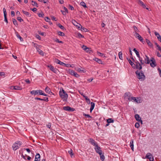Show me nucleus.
Masks as SVG:
<instances>
[{
  "label": "nucleus",
  "mask_w": 161,
  "mask_h": 161,
  "mask_svg": "<svg viewBox=\"0 0 161 161\" xmlns=\"http://www.w3.org/2000/svg\"><path fill=\"white\" fill-rule=\"evenodd\" d=\"M124 98L126 100H128L129 101H131L133 102H135L137 103H140L142 102V100L140 97H130V93H126L125 94Z\"/></svg>",
  "instance_id": "nucleus-1"
},
{
  "label": "nucleus",
  "mask_w": 161,
  "mask_h": 161,
  "mask_svg": "<svg viewBox=\"0 0 161 161\" xmlns=\"http://www.w3.org/2000/svg\"><path fill=\"white\" fill-rule=\"evenodd\" d=\"M136 74L137 78L141 81L144 80L145 79V76L142 71L137 70Z\"/></svg>",
  "instance_id": "nucleus-2"
},
{
  "label": "nucleus",
  "mask_w": 161,
  "mask_h": 161,
  "mask_svg": "<svg viewBox=\"0 0 161 161\" xmlns=\"http://www.w3.org/2000/svg\"><path fill=\"white\" fill-rule=\"evenodd\" d=\"M59 94L60 97L62 99H67L68 97V95L65 92L62 88H60L59 92Z\"/></svg>",
  "instance_id": "nucleus-3"
},
{
  "label": "nucleus",
  "mask_w": 161,
  "mask_h": 161,
  "mask_svg": "<svg viewBox=\"0 0 161 161\" xmlns=\"http://www.w3.org/2000/svg\"><path fill=\"white\" fill-rule=\"evenodd\" d=\"M22 144V142L19 141H17L14 143L12 146L13 149L14 151H16L18 149Z\"/></svg>",
  "instance_id": "nucleus-4"
},
{
  "label": "nucleus",
  "mask_w": 161,
  "mask_h": 161,
  "mask_svg": "<svg viewBox=\"0 0 161 161\" xmlns=\"http://www.w3.org/2000/svg\"><path fill=\"white\" fill-rule=\"evenodd\" d=\"M94 148L97 153H98L99 155L102 154V151L101 150V147L98 145V144H97L94 147Z\"/></svg>",
  "instance_id": "nucleus-5"
},
{
  "label": "nucleus",
  "mask_w": 161,
  "mask_h": 161,
  "mask_svg": "<svg viewBox=\"0 0 161 161\" xmlns=\"http://www.w3.org/2000/svg\"><path fill=\"white\" fill-rule=\"evenodd\" d=\"M69 74L72 75H73L77 78H79L80 77V75L78 74L77 73L74 71L73 70L69 69Z\"/></svg>",
  "instance_id": "nucleus-6"
},
{
  "label": "nucleus",
  "mask_w": 161,
  "mask_h": 161,
  "mask_svg": "<svg viewBox=\"0 0 161 161\" xmlns=\"http://www.w3.org/2000/svg\"><path fill=\"white\" fill-rule=\"evenodd\" d=\"M135 36L137 38L138 40H139L142 43H144V42L143 38L142 37V36L137 33H135L134 34Z\"/></svg>",
  "instance_id": "nucleus-7"
},
{
  "label": "nucleus",
  "mask_w": 161,
  "mask_h": 161,
  "mask_svg": "<svg viewBox=\"0 0 161 161\" xmlns=\"http://www.w3.org/2000/svg\"><path fill=\"white\" fill-rule=\"evenodd\" d=\"M150 62H151L150 63L151 66L153 68L155 67L156 65L155 60L152 57L150 59Z\"/></svg>",
  "instance_id": "nucleus-8"
},
{
  "label": "nucleus",
  "mask_w": 161,
  "mask_h": 161,
  "mask_svg": "<svg viewBox=\"0 0 161 161\" xmlns=\"http://www.w3.org/2000/svg\"><path fill=\"white\" fill-rule=\"evenodd\" d=\"M146 157L150 161H153L154 160L152 154L150 153H147L146 156Z\"/></svg>",
  "instance_id": "nucleus-9"
},
{
  "label": "nucleus",
  "mask_w": 161,
  "mask_h": 161,
  "mask_svg": "<svg viewBox=\"0 0 161 161\" xmlns=\"http://www.w3.org/2000/svg\"><path fill=\"white\" fill-rule=\"evenodd\" d=\"M89 142L91 143V144L95 147L96 145L98 144L97 142H96L93 139L90 138L88 140Z\"/></svg>",
  "instance_id": "nucleus-10"
},
{
  "label": "nucleus",
  "mask_w": 161,
  "mask_h": 161,
  "mask_svg": "<svg viewBox=\"0 0 161 161\" xmlns=\"http://www.w3.org/2000/svg\"><path fill=\"white\" fill-rule=\"evenodd\" d=\"M136 119L139 122L141 123V124H142V121L141 119V118L138 114H136L135 116Z\"/></svg>",
  "instance_id": "nucleus-11"
},
{
  "label": "nucleus",
  "mask_w": 161,
  "mask_h": 161,
  "mask_svg": "<svg viewBox=\"0 0 161 161\" xmlns=\"http://www.w3.org/2000/svg\"><path fill=\"white\" fill-rule=\"evenodd\" d=\"M47 66L49 68L50 70L51 71L55 73H57L58 70L54 68L53 66L50 65H48Z\"/></svg>",
  "instance_id": "nucleus-12"
},
{
  "label": "nucleus",
  "mask_w": 161,
  "mask_h": 161,
  "mask_svg": "<svg viewBox=\"0 0 161 161\" xmlns=\"http://www.w3.org/2000/svg\"><path fill=\"white\" fill-rule=\"evenodd\" d=\"M63 109L65 111H75V110L74 108H71L68 106L64 107Z\"/></svg>",
  "instance_id": "nucleus-13"
},
{
  "label": "nucleus",
  "mask_w": 161,
  "mask_h": 161,
  "mask_svg": "<svg viewBox=\"0 0 161 161\" xmlns=\"http://www.w3.org/2000/svg\"><path fill=\"white\" fill-rule=\"evenodd\" d=\"M3 11L4 13V21L7 23H8V20L7 18V12L5 8H3Z\"/></svg>",
  "instance_id": "nucleus-14"
},
{
  "label": "nucleus",
  "mask_w": 161,
  "mask_h": 161,
  "mask_svg": "<svg viewBox=\"0 0 161 161\" xmlns=\"http://www.w3.org/2000/svg\"><path fill=\"white\" fill-rule=\"evenodd\" d=\"M75 69L77 71L80 73H85L86 72V70L82 68H75Z\"/></svg>",
  "instance_id": "nucleus-15"
},
{
  "label": "nucleus",
  "mask_w": 161,
  "mask_h": 161,
  "mask_svg": "<svg viewBox=\"0 0 161 161\" xmlns=\"http://www.w3.org/2000/svg\"><path fill=\"white\" fill-rule=\"evenodd\" d=\"M144 63L146 64H149L150 62V59H149V57L147 55H145V57L144 58Z\"/></svg>",
  "instance_id": "nucleus-16"
},
{
  "label": "nucleus",
  "mask_w": 161,
  "mask_h": 161,
  "mask_svg": "<svg viewBox=\"0 0 161 161\" xmlns=\"http://www.w3.org/2000/svg\"><path fill=\"white\" fill-rule=\"evenodd\" d=\"M45 92L49 94L54 95V94L51 91L50 88L48 87V86H47L45 89Z\"/></svg>",
  "instance_id": "nucleus-17"
},
{
  "label": "nucleus",
  "mask_w": 161,
  "mask_h": 161,
  "mask_svg": "<svg viewBox=\"0 0 161 161\" xmlns=\"http://www.w3.org/2000/svg\"><path fill=\"white\" fill-rule=\"evenodd\" d=\"M10 89L15 90H21L20 87L18 86H11L10 87Z\"/></svg>",
  "instance_id": "nucleus-18"
},
{
  "label": "nucleus",
  "mask_w": 161,
  "mask_h": 161,
  "mask_svg": "<svg viewBox=\"0 0 161 161\" xmlns=\"http://www.w3.org/2000/svg\"><path fill=\"white\" fill-rule=\"evenodd\" d=\"M56 63L57 64H59L61 65L64 66L66 65V64L64 63L63 62L61 61L58 59H57L55 60Z\"/></svg>",
  "instance_id": "nucleus-19"
},
{
  "label": "nucleus",
  "mask_w": 161,
  "mask_h": 161,
  "mask_svg": "<svg viewBox=\"0 0 161 161\" xmlns=\"http://www.w3.org/2000/svg\"><path fill=\"white\" fill-rule=\"evenodd\" d=\"M32 44H33V46L36 48V49L38 52L40 50V46H38L37 44L33 42H32Z\"/></svg>",
  "instance_id": "nucleus-20"
},
{
  "label": "nucleus",
  "mask_w": 161,
  "mask_h": 161,
  "mask_svg": "<svg viewBox=\"0 0 161 161\" xmlns=\"http://www.w3.org/2000/svg\"><path fill=\"white\" fill-rule=\"evenodd\" d=\"M130 147L131 148L132 150L133 151L134 150V144H133V140H131L130 142Z\"/></svg>",
  "instance_id": "nucleus-21"
},
{
  "label": "nucleus",
  "mask_w": 161,
  "mask_h": 161,
  "mask_svg": "<svg viewBox=\"0 0 161 161\" xmlns=\"http://www.w3.org/2000/svg\"><path fill=\"white\" fill-rule=\"evenodd\" d=\"M136 67L137 69H141L142 68L141 65L138 62L136 63Z\"/></svg>",
  "instance_id": "nucleus-22"
},
{
  "label": "nucleus",
  "mask_w": 161,
  "mask_h": 161,
  "mask_svg": "<svg viewBox=\"0 0 161 161\" xmlns=\"http://www.w3.org/2000/svg\"><path fill=\"white\" fill-rule=\"evenodd\" d=\"M38 93L40 95H42L44 96H47V95L43 93V92L41 90H38Z\"/></svg>",
  "instance_id": "nucleus-23"
},
{
  "label": "nucleus",
  "mask_w": 161,
  "mask_h": 161,
  "mask_svg": "<svg viewBox=\"0 0 161 161\" xmlns=\"http://www.w3.org/2000/svg\"><path fill=\"white\" fill-rule=\"evenodd\" d=\"M146 42L147 43L148 45L150 47H152L153 46V45L152 43L150 42V41L147 39H146Z\"/></svg>",
  "instance_id": "nucleus-24"
},
{
  "label": "nucleus",
  "mask_w": 161,
  "mask_h": 161,
  "mask_svg": "<svg viewBox=\"0 0 161 161\" xmlns=\"http://www.w3.org/2000/svg\"><path fill=\"white\" fill-rule=\"evenodd\" d=\"M22 12L25 15L27 16L30 17L31 16V14L28 12L24 10L22 11Z\"/></svg>",
  "instance_id": "nucleus-25"
},
{
  "label": "nucleus",
  "mask_w": 161,
  "mask_h": 161,
  "mask_svg": "<svg viewBox=\"0 0 161 161\" xmlns=\"http://www.w3.org/2000/svg\"><path fill=\"white\" fill-rule=\"evenodd\" d=\"M81 28V30L83 31H84L85 32H86L87 31V29L86 28H82L81 25L79 24V26H78V28Z\"/></svg>",
  "instance_id": "nucleus-26"
},
{
  "label": "nucleus",
  "mask_w": 161,
  "mask_h": 161,
  "mask_svg": "<svg viewBox=\"0 0 161 161\" xmlns=\"http://www.w3.org/2000/svg\"><path fill=\"white\" fill-rule=\"evenodd\" d=\"M95 104L93 102H91V107L90 108V111H92L94 107Z\"/></svg>",
  "instance_id": "nucleus-27"
},
{
  "label": "nucleus",
  "mask_w": 161,
  "mask_h": 161,
  "mask_svg": "<svg viewBox=\"0 0 161 161\" xmlns=\"http://www.w3.org/2000/svg\"><path fill=\"white\" fill-rule=\"evenodd\" d=\"M93 60L99 64H102V60L100 59L97 58H95L93 59Z\"/></svg>",
  "instance_id": "nucleus-28"
},
{
  "label": "nucleus",
  "mask_w": 161,
  "mask_h": 161,
  "mask_svg": "<svg viewBox=\"0 0 161 161\" xmlns=\"http://www.w3.org/2000/svg\"><path fill=\"white\" fill-rule=\"evenodd\" d=\"M38 90H32L31 92V93L32 95H35L38 94Z\"/></svg>",
  "instance_id": "nucleus-29"
},
{
  "label": "nucleus",
  "mask_w": 161,
  "mask_h": 161,
  "mask_svg": "<svg viewBox=\"0 0 161 161\" xmlns=\"http://www.w3.org/2000/svg\"><path fill=\"white\" fill-rule=\"evenodd\" d=\"M133 51L136 53L137 57H139V52L136 50V48H134L133 49Z\"/></svg>",
  "instance_id": "nucleus-30"
},
{
  "label": "nucleus",
  "mask_w": 161,
  "mask_h": 161,
  "mask_svg": "<svg viewBox=\"0 0 161 161\" xmlns=\"http://www.w3.org/2000/svg\"><path fill=\"white\" fill-rule=\"evenodd\" d=\"M154 34L155 35L157 36L158 39L161 37V36L157 32L155 31L154 32Z\"/></svg>",
  "instance_id": "nucleus-31"
},
{
  "label": "nucleus",
  "mask_w": 161,
  "mask_h": 161,
  "mask_svg": "<svg viewBox=\"0 0 161 161\" xmlns=\"http://www.w3.org/2000/svg\"><path fill=\"white\" fill-rule=\"evenodd\" d=\"M58 34L59 36H65L64 33V32H62L60 31H58Z\"/></svg>",
  "instance_id": "nucleus-32"
},
{
  "label": "nucleus",
  "mask_w": 161,
  "mask_h": 161,
  "mask_svg": "<svg viewBox=\"0 0 161 161\" xmlns=\"http://www.w3.org/2000/svg\"><path fill=\"white\" fill-rule=\"evenodd\" d=\"M139 58V60L140 62L142 64H143L144 63V61L142 59V58L140 57V56H139V57H137Z\"/></svg>",
  "instance_id": "nucleus-33"
},
{
  "label": "nucleus",
  "mask_w": 161,
  "mask_h": 161,
  "mask_svg": "<svg viewBox=\"0 0 161 161\" xmlns=\"http://www.w3.org/2000/svg\"><path fill=\"white\" fill-rule=\"evenodd\" d=\"M35 159L40 160V155L39 153H37L36 154L35 156Z\"/></svg>",
  "instance_id": "nucleus-34"
},
{
  "label": "nucleus",
  "mask_w": 161,
  "mask_h": 161,
  "mask_svg": "<svg viewBox=\"0 0 161 161\" xmlns=\"http://www.w3.org/2000/svg\"><path fill=\"white\" fill-rule=\"evenodd\" d=\"M133 27L134 30V34L139 32V30L136 26H134Z\"/></svg>",
  "instance_id": "nucleus-35"
},
{
  "label": "nucleus",
  "mask_w": 161,
  "mask_h": 161,
  "mask_svg": "<svg viewBox=\"0 0 161 161\" xmlns=\"http://www.w3.org/2000/svg\"><path fill=\"white\" fill-rule=\"evenodd\" d=\"M119 58L121 60H123L122 54L121 52H120L119 53Z\"/></svg>",
  "instance_id": "nucleus-36"
},
{
  "label": "nucleus",
  "mask_w": 161,
  "mask_h": 161,
  "mask_svg": "<svg viewBox=\"0 0 161 161\" xmlns=\"http://www.w3.org/2000/svg\"><path fill=\"white\" fill-rule=\"evenodd\" d=\"M114 121V120L112 119H107V122L108 123H113Z\"/></svg>",
  "instance_id": "nucleus-37"
},
{
  "label": "nucleus",
  "mask_w": 161,
  "mask_h": 161,
  "mask_svg": "<svg viewBox=\"0 0 161 161\" xmlns=\"http://www.w3.org/2000/svg\"><path fill=\"white\" fill-rule=\"evenodd\" d=\"M80 5L84 8L87 7L86 3L84 2H81L80 3Z\"/></svg>",
  "instance_id": "nucleus-38"
},
{
  "label": "nucleus",
  "mask_w": 161,
  "mask_h": 161,
  "mask_svg": "<svg viewBox=\"0 0 161 161\" xmlns=\"http://www.w3.org/2000/svg\"><path fill=\"white\" fill-rule=\"evenodd\" d=\"M128 61H129V63H130V64L133 67H134V66H133V65H135V64H134V63L130 59H129L128 60Z\"/></svg>",
  "instance_id": "nucleus-39"
},
{
  "label": "nucleus",
  "mask_w": 161,
  "mask_h": 161,
  "mask_svg": "<svg viewBox=\"0 0 161 161\" xmlns=\"http://www.w3.org/2000/svg\"><path fill=\"white\" fill-rule=\"evenodd\" d=\"M31 2L32 3V5H33L34 6H36V7H38L37 4V3H36V2L32 1H31Z\"/></svg>",
  "instance_id": "nucleus-40"
},
{
  "label": "nucleus",
  "mask_w": 161,
  "mask_h": 161,
  "mask_svg": "<svg viewBox=\"0 0 161 161\" xmlns=\"http://www.w3.org/2000/svg\"><path fill=\"white\" fill-rule=\"evenodd\" d=\"M139 3L142 6H143L144 8H145L146 7V6L144 4V3L140 0H139Z\"/></svg>",
  "instance_id": "nucleus-41"
},
{
  "label": "nucleus",
  "mask_w": 161,
  "mask_h": 161,
  "mask_svg": "<svg viewBox=\"0 0 161 161\" xmlns=\"http://www.w3.org/2000/svg\"><path fill=\"white\" fill-rule=\"evenodd\" d=\"M100 155V159L102 161H104L105 159V157L103 155Z\"/></svg>",
  "instance_id": "nucleus-42"
},
{
  "label": "nucleus",
  "mask_w": 161,
  "mask_h": 161,
  "mask_svg": "<svg viewBox=\"0 0 161 161\" xmlns=\"http://www.w3.org/2000/svg\"><path fill=\"white\" fill-rule=\"evenodd\" d=\"M72 23L75 26H77V24H78V23L76 22V21L75 20H72Z\"/></svg>",
  "instance_id": "nucleus-43"
},
{
  "label": "nucleus",
  "mask_w": 161,
  "mask_h": 161,
  "mask_svg": "<svg viewBox=\"0 0 161 161\" xmlns=\"http://www.w3.org/2000/svg\"><path fill=\"white\" fill-rule=\"evenodd\" d=\"M16 36H17V38H19L21 41L22 42L23 41V38L20 36L19 35L17 34L16 35Z\"/></svg>",
  "instance_id": "nucleus-44"
},
{
  "label": "nucleus",
  "mask_w": 161,
  "mask_h": 161,
  "mask_svg": "<svg viewBox=\"0 0 161 161\" xmlns=\"http://www.w3.org/2000/svg\"><path fill=\"white\" fill-rule=\"evenodd\" d=\"M69 153L70 154L71 157L73 155V153L72 150L71 149H70L69 151H68Z\"/></svg>",
  "instance_id": "nucleus-45"
},
{
  "label": "nucleus",
  "mask_w": 161,
  "mask_h": 161,
  "mask_svg": "<svg viewBox=\"0 0 161 161\" xmlns=\"http://www.w3.org/2000/svg\"><path fill=\"white\" fill-rule=\"evenodd\" d=\"M135 126L136 128H138L140 127V125L139 123L137 122L135 123Z\"/></svg>",
  "instance_id": "nucleus-46"
},
{
  "label": "nucleus",
  "mask_w": 161,
  "mask_h": 161,
  "mask_svg": "<svg viewBox=\"0 0 161 161\" xmlns=\"http://www.w3.org/2000/svg\"><path fill=\"white\" fill-rule=\"evenodd\" d=\"M39 53L42 55H44V52L41 50H40L38 52Z\"/></svg>",
  "instance_id": "nucleus-47"
},
{
  "label": "nucleus",
  "mask_w": 161,
  "mask_h": 161,
  "mask_svg": "<svg viewBox=\"0 0 161 161\" xmlns=\"http://www.w3.org/2000/svg\"><path fill=\"white\" fill-rule=\"evenodd\" d=\"M82 48L85 51H86V50L88 49V47H87L86 46H84V45H83L82 46Z\"/></svg>",
  "instance_id": "nucleus-48"
},
{
  "label": "nucleus",
  "mask_w": 161,
  "mask_h": 161,
  "mask_svg": "<svg viewBox=\"0 0 161 161\" xmlns=\"http://www.w3.org/2000/svg\"><path fill=\"white\" fill-rule=\"evenodd\" d=\"M79 38H83L84 37V36L82 35L81 34L78 33L77 34Z\"/></svg>",
  "instance_id": "nucleus-49"
},
{
  "label": "nucleus",
  "mask_w": 161,
  "mask_h": 161,
  "mask_svg": "<svg viewBox=\"0 0 161 161\" xmlns=\"http://www.w3.org/2000/svg\"><path fill=\"white\" fill-rule=\"evenodd\" d=\"M55 41L56 42H57L58 43H63V42H62V41H59L58 39H56L55 40Z\"/></svg>",
  "instance_id": "nucleus-50"
},
{
  "label": "nucleus",
  "mask_w": 161,
  "mask_h": 161,
  "mask_svg": "<svg viewBox=\"0 0 161 161\" xmlns=\"http://www.w3.org/2000/svg\"><path fill=\"white\" fill-rule=\"evenodd\" d=\"M86 52L89 53H91L92 51L90 50V48L88 47V49L85 51Z\"/></svg>",
  "instance_id": "nucleus-51"
},
{
  "label": "nucleus",
  "mask_w": 161,
  "mask_h": 161,
  "mask_svg": "<svg viewBox=\"0 0 161 161\" xmlns=\"http://www.w3.org/2000/svg\"><path fill=\"white\" fill-rule=\"evenodd\" d=\"M17 19L20 22H21L23 21V19H21L20 17H18Z\"/></svg>",
  "instance_id": "nucleus-52"
},
{
  "label": "nucleus",
  "mask_w": 161,
  "mask_h": 161,
  "mask_svg": "<svg viewBox=\"0 0 161 161\" xmlns=\"http://www.w3.org/2000/svg\"><path fill=\"white\" fill-rule=\"evenodd\" d=\"M84 115L87 118H92L91 117L89 114H84Z\"/></svg>",
  "instance_id": "nucleus-53"
},
{
  "label": "nucleus",
  "mask_w": 161,
  "mask_h": 161,
  "mask_svg": "<svg viewBox=\"0 0 161 161\" xmlns=\"http://www.w3.org/2000/svg\"><path fill=\"white\" fill-rule=\"evenodd\" d=\"M46 126L47 127L50 128L51 126V123H48V124L46 125Z\"/></svg>",
  "instance_id": "nucleus-54"
},
{
  "label": "nucleus",
  "mask_w": 161,
  "mask_h": 161,
  "mask_svg": "<svg viewBox=\"0 0 161 161\" xmlns=\"http://www.w3.org/2000/svg\"><path fill=\"white\" fill-rule=\"evenodd\" d=\"M35 100H39L42 101H44V99L40 98H39V97H35Z\"/></svg>",
  "instance_id": "nucleus-55"
},
{
  "label": "nucleus",
  "mask_w": 161,
  "mask_h": 161,
  "mask_svg": "<svg viewBox=\"0 0 161 161\" xmlns=\"http://www.w3.org/2000/svg\"><path fill=\"white\" fill-rule=\"evenodd\" d=\"M45 20L46 22H49L50 19L48 17H46L45 18Z\"/></svg>",
  "instance_id": "nucleus-56"
},
{
  "label": "nucleus",
  "mask_w": 161,
  "mask_h": 161,
  "mask_svg": "<svg viewBox=\"0 0 161 161\" xmlns=\"http://www.w3.org/2000/svg\"><path fill=\"white\" fill-rule=\"evenodd\" d=\"M64 66L67 67H71L72 68H73V67L72 65L69 64H66L65 65H64Z\"/></svg>",
  "instance_id": "nucleus-57"
},
{
  "label": "nucleus",
  "mask_w": 161,
  "mask_h": 161,
  "mask_svg": "<svg viewBox=\"0 0 161 161\" xmlns=\"http://www.w3.org/2000/svg\"><path fill=\"white\" fill-rule=\"evenodd\" d=\"M69 9H70L71 10H73L74 9V8L72 6L69 5Z\"/></svg>",
  "instance_id": "nucleus-58"
},
{
  "label": "nucleus",
  "mask_w": 161,
  "mask_h": 161,
  "mask_svg": "<svg viewBox=\"0 0 161 161\" xmlns=\"http://www.w3.org/2000/svg\"><path fill=\"white\" fill-rule=\"evenodd\" d=\"M39 17H43L44 15L42 13H39L38 14Z\"/></svg>",
  "instance_id": "nucleus-59"
},
{
  "label": "nucleus",
  "mask_w": 161,
  "mask_h": 161,
  "mask_svg": "<svg viewBox=\"0 0 161 161\" xmlns=\"http://www.w3.org/2000/svg\"><path fill=\"white\" fill-rule=\"evenodd\" d=\"M58 26L61 29H63L64 28V27L61 24H59Z\"/></svg>",
  "instance_id": "nucleus-60"
},
{
  "label": "nucleus",
  "mask_w": 161,
  "mask_h": 161,
  "mask_svg": "<svg viewBox=\"0 0 161 161\" xmlns=\"http://www.w3.org/2000/svg\"><path fill=\"white\" fill-rule=\"evenodd\" d=\"M13 22L14 25H17V20L15 19H14Z\"/></svg>",
  "instance_id": "nucleus-61"
},
{
  "label": "nucleus",
  "mask_w": 161,
  "mask_h": 161,
  "mask_svg": "<svg viewBox=\"0 0 161 161\" xmlns=\"http://www.w3.org/2000/svg\"><path fill=\"white\" fill-rule=\"evenodd\" d=\"M97 54L99 56H102L103 55V54L98 52H97Z\"/></svg>",
  "instance_id": "nucleus-62"
},
{
  "label": "nucleus",
  "mask_w": 161,
  "mask_h": 161,
  "mask_svg": "<svg viewBox=\"0 0 161 161\" xmlns=\"http://www.w3.org/2000/svg\"><path fill=\"white\" fill-rule=\"evenodd\" d=\"M11 15L12 16H14L15 15V13L14 11H11Z\"/></svg>",
  "instance_id": "nucleus-63"
},
{
  "label": "nucleus",
  "mask_w": 161,
  "mask_h": 161,
  "mask_svg": "<svg viewBox=\"0 0 161 161\" xmlns=\"http://www.w3.org/2000/svg\"><path fill=\"white\" fill-rule=\"evenodd\" d=\"M36 37L37 38L39 39V40H40L41 39V37L38 35H37L36 36Z\"/></svg>",
  "instance_id": "nucleus-64"
}]
</instances>
